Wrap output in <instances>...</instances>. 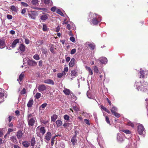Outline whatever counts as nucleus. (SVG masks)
Segmentation results:
<instances>
[{
	"mask_svg": "<svg viewBox=\"0 0 148 148\" xmlns=\"http://www.w3.org/2000/svg\"><path fill=\"white\" fill-rule=\"evenodd\" d=\"M27 121L29 126H33L35 123L36 118L34 117L32 114H28L27 116Z\"/></svg>",
	"mask_w": 148,
	"mask_h": 148,
	"instance_id": "nucleus-1",
	"label": "nucleus"
},
{
	"mask_svg": "<svg viewBox=\"0 0 148 148\" xmlns=\"http://www.w3.org/2000/svg\"><path fill=\"white\" fill-rule=\"evenodd\" d=\"M96 16L94 17L92 19V22L93 25H97L100 22L101 20V16L95 13Z\"/></svg>",
	"mask_w": 148,
	"mask_h": 148,
	"instance_id": "nucleus-2",
	"label": "nucleus"
},
{
	"mask_svg": "<svg viewBox=\"0 0 148 148\" xmlns=\"http://www.w3.org/2000/svg\"><path fill=\"white\" fill-rule=\"evenodd\" d=\"M137 130L138 134L140 135H142L145 133V129L141 124H139L137 127Z\"/></svg>",
	"mask_w": 148,
	"mask_h": 148,
	"instance_id": "nucleus-3",
	"label": "nucleus"
},
{
	"mask_svg": "<svg viewBox=\"0 0 148 148\" xmlns=\"http://www.w3.org/2000/svg\"><path fill=\"white\" fill-rule=\"evenodd\" d=\"M27 62L28 64L30 66H35L37 64V62L33 60H29Z\"/></svg>",
	"mask_w": 148,
	"mask_h": 148,
	"instance_id": "nucleus-4",
	"label": "nucleus"
},
{
	"mask_svg": "<svg viewBox=\"0 0 148 148\" xmlns=\"http://www.w3.org/2000/svg\"><path fill=\"white\" fill-rule=\"evenodd\" d=\"M46 86L45 85L43 84L39 85L38 88V89L39 91L41 92L46 90Z\"/></svg>",
	"mask_w": 148,
	"mask_h": 148,
	"instance_id": "nucleus-5",
	"label": "nucleus"
},
{
	"mask_svg": "<svg viewBox=\"0 0 148 148\" xmlns=\"http://www.w3.org/2000/svg\"><path fill=\"white\" fill-rule=\"evenodd\" d=\"M28 15L29 18L32 19H35L36 16V12L35 11L29 12Z\"/></svg>",
	"mask_w": 148,
	"mask_h": 148,
	"instance_id": "nucleus-6",
	"label": "nucleus"
},
{
	"mask_svg": "<svg viewBox=\"0 0 148 148\" xmlns=\"http://www.w3.org/2000/svg\"><path fill=\"white\" fill-rule=\"evenodd\" d=\"M5 40L3 38H0V48L3 49L5 46Z\"/></svg>",
	"mask_w": 148,
	"mask_h": 148,
	"instance_id": "nucleus-7",
	"label": "nucleus"
},
{
	"mask_svg": "<svg viewBox=\"0 0 148 148\" xmlns=\"http://www.w3.org/2000/svg\"><path fill=\"white\" fill-rule=\"evenodd\" d=\"M51 134L50 132H47L45 135V139L47 140H49L51 137Z\"/></svg>",
	"mask_w": 148,
	"mask_h": 148,
	"instance_id": "nucleus-8",
	"label": "nucleus"
},
{
	"mask_svg": "<svg viewBox=\"0 0 148 148\" xmlns=\"http://www.w3.org/2000/svg\"><path fill=\"white\" fill-rule=\"evenodd\" d=\"M18 49L21 52H23L25 51V46L23 44H20L18 47Z\"/></svg>",
	"mask_w": 148,
	"mask_h": 148,
	"instance_id": "nucleus-9",
	"label": "nucleus"
},
{
	"mask_svg": "<svg viewBox=\"0 0 148 148\" xmlns=\"http://www.w3.org/2000/svg\"><path fill=\"white\" fill-rule=\"evenodd\" d=\"M19 42V40L18 38H17L15 40H14L13 42L12 43L11 47H12V48H13L15 47L16 45Z\"/></svg>",
	"mask_w": 148,
	"mask_h": 148,
	"instance_id": "nucleus-10",
	"label": "nucleus"
},
{
	"mask_svg": "<svg viewBox=\"0 0 148 148\" xmlns=\"http://www.w3.org/2000/svg\"><path fill=\"white\" fill-rule=\"evenodd\" d=\"M99 61L101 64H106L107 62V59L105 57H102L100 59Z\"/></svg>",
	"mask_w": 148,
	"mask_h": 148,
	"instance_id": "nucleus-11",
	"label": "nucleus"
},
{
	"mask_svg": "<svg viewBox=\"0 0 148 148\" xmlns=\"http://www.w3.org/2000/svg\"><path fill=\"white\" fill-rule=\"evenodd\" d=\"M77 137L73 136L71 138V141L73 146H75L77 142Z\"/></svg>",
	"mask_w": 148,
	"mask_h": 148,
	"instance_id": "nucleus-12",
	"label": "nucleus"
},
{
	"mask_svg": "<svg viewBox=\"0 0 148 148\" xmlns=\"http://www.w3.org/2000/svg\"><path fill=\"white\" fill-rule=\"evenodd\" d=\"M5 91L3 89L0 88V97L4 99L5 95Z\"/></svg>",
	"mask_w": 148,
	"mask_h": 148,
	"instance_id": "nucleus-13",
	"label": "nucleus"
},
{
	"mask_svg": "<svg viewBox=\"0 0 148 148\" xmlns=\"http://www.w3.org/2000/svg\"><path fill=\"white\" fill-rule=\"evenodd\" d=\"M44 83L46 84L54 85V83L53 81L51 79H47L44 80Z\"/></svg>",
	"mask_w": 148,
	"mask_h": 148,
	"instance_id": "nucleus-14",
	"label": "nucleus"
},
{
	"mask_svg": "<svg viewBox=\"0 0 148 148\" xmlns=\"http://www.w3.org/2000/svg\"><path fill=\"white\" fill-rule=\"evenodd\" d=\"M71 76H72L73 78H75V77L77 76L78 75L77 72L76 71L73 70L71 71Z\"/></svg>",
	"mask_w": 148,
	"mask_h": 148,
	"instance_id": "nucleus-15",
	"label": "nucleus"
},
{
	"mask_svg": "<svg viewBox=\"0 0 148 148\" xmlns=\"http://www.w3.org/2000/svg\"><path fill=\"white\" fill-rule=\"evenodd\" d=\"M23 134V133L21 130L18 131L16 134V136L19 139L22 138Z\"/></svg>",
	"mask_w": 148,
	"mask_h": 148,
	"instance_id": "nucleus-16",
	"label": "nucleus"
},
{
	"mask_svg": "<svg viewBox=\"0 0 148 148\" xmlns=\"http://www.w3.org/2000/svg\"><path fill=\"white\" fill-rule=\"evenodd\" d=\"M75 59L74 58H72L69 63V66L70 67H73L75 64Z\"/></svg>",
	"mask_w": 148,
	"mask_h": 148,
	"instance_id": "nucleus-17",
	"label": "nucleus"
},
{
	"mask_svg": "<svg viewBox=\"0 0 148 148\" xmlns=\"http://www.w3.org/2000/svg\"><path fill=\"white\" fill-rule=\"evenodd\" d=\"M33 103L34 101L33 100L31 99H30L27 104V107L28 108L31 107L32 106Z\"/></svg>",
	"mask_w": 148,
	"mask_h": 148,
	"instance_id": "nucleus-18",
	"label": "nucleus"
},
{
	"mask_svg": "<svg viewBox=\"0 0 148 148\" xmlns=\"http://www.w3.org/2000/svg\"><path fill=\"white\" fill-rule=\"evenodd\" d=\"M48 18V14H44L40 16V19L42 20L45 21Z\"/></svg>",
	"mask_w": 148,
	"mask_h": 148,
	"instance_id": "nucleus-19",
	"label": "nucleus"
},
{
	"mask_svg": "<svg viewBox=\"0 0 148 148\" xmlns=\"http://www.w3.org/2000/svg\"><path fill=\"white\" fill-rule=\"evenodd\" d=\"M66 74V73H64V72H62V73H58L57 75V77L58 78H61L63 77H64Z\"/></svg>",
	"mask_w": 148,
	"mask_h": 148,
	"instance_id": "nucleus-20",
	"label": "nucleus"
},
{
	"mask_svg": "<svg viewBox=\"0 0 148 148\" xmlns=\"http://www.w3.org/2000/svg\"><path fill=\"white\" fill-rule=\"evenodd\" d=\"M71 91L69 89L66 88L63 90V92L66 95H68L70 94Z\"/></svg>",
	"mask_w": 148,
	"mask_h": 148,
	"instance_id": "nucleus-21",
	"label": "nucleus"
},
{
	"mask_svg": "<svg viewBox=\"0 0 148 148\" xmlns=\"http://www.w3.org/2000/svg\"><path fill=\"white\" fill-rule=\"evenodd\" d=\"M101 109L107 112L108 113L110 114H111V112L109 110L107 109L106 107H104L103 105L101 106Z\"/></svg>",
	"mask_w": 148,
	"mask_h": 148,
	"instance_id": "nucleus-22",
	"label": "nucleus"
},
{
	"mask_svg": "<svg viewBox=\"0 0 148 148\" xmlns=\"http://www.w3.org/2000/svg\"><path fill=\"white\" fill-rule=\"evenodd\" d=\"M35 143V138L34 137L32 138L30 141L31 146L34 147V145Z\"/></svg>",
	"mask_w": 148,
	"mask_h": 148,
	"instance_id": "nucleus-23",
	"label": "nucleus"
},
{
	"mask_svg": "<svg viewBox=\"0 0 148 148\" xmlns=\"http://www.w3.org/2000/svg\"><path fill=\"white\" fill-rule=\"evenodd\" d=\"M22 144L25 147H27L29 146L30 143L28 141H25L23 142Z\"/></svg>",
	"mask_w": 148,
	"mask_h": 148,
	"instance_id": "nucleus-24",
	"label": "nucleus"
},
{
	"mask_svg": "<svg viewBox=\"0 0 148 148\" xmlns=\"http://www.w3.org/2000/svg\"><path fill=\"white\" fill-rule=\"evenodd\" d=\"M56 123L57 127H60L62 125V121L60 120H58L56 121Z\"/></svg>",
	"mask_w": 148,
	"mask_h": 148,
	"instance_id": "nucleus-25",
	"label": "nucleus"
},
{
	"mask_svg": "<svg viewBox=\"0 0 148 148\" xmlns=\"http://www.w3.org/2000/svg\"><path fill=\"white\" fill-rule=\"evenodd\" d=\"M85 68L88 71L89 73L91 75H92L93 74V72L91 69L89 67L87 66H86Z\"/></svg>",
	"mask_w": 148,
	"mask_h": 148,
	"instance_id": "nucleus-26",
	"label": "nucleus"
},
{
	"mask_svg": "<svg viewBox=\"0 0 148 148\" xmlns=\"http://www.w3.org/2000/svg\"><path fill=\"white\" fill-rule=\"evenodd\" d=\"M40 132L42 135H44L45 132L46 131L44 127H41L39 129Z\"/></svg>",
	"mask_w": 148,
	"mask_h": 148,
	"instance_id": "nucleus-27",
	"label": "nucleus"
},
{
	"mask_svg": "<svg viewBox=\"0 0 148 148\" xmlns=\"http://www.w3.org/2000/svg\"><path fill=\"white\" fill-rule=\"evenodd\" d=\"M25 75L23 73H21L19 77V78L17 79V80H20L21 81L24 78Z\"/></svg>",
	"mask_w": 148,
	"mask_h": 148,
	"instance_id": "nucleus-28",
	"label": "nucleus"
},
{
	"mask_svg": "<svg viewBox=\"0 0 148 148\" xmlns=\"http://www.w3.org/2000/svg\"><path fill=\"white\" fill-rule=\"evenodd\" d=\"M57 118V116L56 114H53L51 116V121L54 122Z\"/></svg>",
	"mask_w": 148,
	"mask_h": 148,
	"instance_id": "nucleus-29",
	"label": "nucleus"
},
{
	"mask_svg": "<svg viewBox=\"0 0 148 148\" xmlns=\"http://www.w3.org/2000/svg\"><path fill=\"white\" fill-rule=\"evenodd\" d=\"M11 140L14 143H17V140L16 137L15 136H12L10 138Z\"/></svg>",
	"mask_w": 148,
	"mask_h": 148,
	"instance_id": "nucleus-30",
	"label": "nucleus"
},
{
	"mask_svg": "<svg viewBox=\"0 0 148 148\" xmlns=\"http://www.w3.org/2000/svg\"><path fill=\"white\" fill-rule=\"evenodd\" d=\"M117 109L114 106H112L111 109V112L112 113L117 111Z\"/></svg>",
	"mask_w": 148,
	"mask_h": 148,
	"instance_id": "nucleus-31",
	"label": "nucleus"
},
{
	"mask_svg": "<svg viewBox=\"0 0 148 148\" xmlns=\"http://www.w3.org/2000/svg\"><path fill=\"white\" fill-rule=\"evenodd\" d=\"M73 108V109L76 112H77L79 111L80 110L79 108L78 107L76 106H73L72 108Z\"/></svg>",
	"mask_w": 148,
	"mask_h": 148,
	"instance_id": "nucleus-32",
	"label": "nucleus"
},
{
	"mask_svg": "<svg viewBox=\"0 0 148 148\" xmlns=\"http://www.w3.org/2000/svg\"><path fill=\"white\" fill-rule=\"evenodd\" d=\"M127 124L128 126H131L132 127H134V125L133 123L130 121L128 122L127 123Z\"/></svg>",
	"mask_w": 148,
	"mask_h": 148,
	"instance_id": "nucleus-33",
	"label": "nucleus"
},
{
	"mask_svg": "<svg viewBox=\"0 0 148 148\" xmlns=\"http://www.w3.org/2000/svg\"><path fill=\"white\" fill-rule=\"evenodd\" d=\"M90 90H88L87 92V95L88 98L90 99H93V97L91 96L90 93Z\"/></svg>",
	"mask_w": 148,
	"mask_h": 148,
	"instance_id": "nucleus-34",
	"label": "nucleus"
},
{
	"mask_svg": "<svg viewBox=\"0 0 148 148\" xmlns=\"http://www.w3.org/2000/svg\"><path fill=\"white\" fill-rule=\"evenodd\" d=\"M14 119V116H9L8 118V121L9 123L11 122L12 121V119Z\"/></svg>",
	"mask_w": 148,
	"mask_h": 148,
	"instance_id": "nucleus-35",
	"label": "nucleus"
},
{
	"mask_svg": "<svg viewBox=\"0 0 148 148\" xmlns=\"http://www.w3.org/2000/svg\"><path fill=\"white\" fill-rule=\"evenodd\" d=\"M121 131L123 132L126 134H130L131 133V132L130 131L128 130H121Z\"/></svg>",
	"mask_w": 148,
	"mask_h": 148,
	"instance_id": "nucleus-36",
	"label": "nucleus"
},
{
	"mask_svg": "<svg viewBox=\"0 0 148 148\" xmlns=\"http://www.w3.org/2000/svg\"><path fill=\"white\" fill-rule=\"evenodd\" d=\"M89 47L91 48V49L93 50L94 49L95 45L94 43H90L88 45Z\"/></svg>",
	"mask_w": 148,
	"mask_h": 148,
	"instance_id": "nucleus-37",
	"label": "nucleus"
},
{
	"mask_svg": "<svg viewBox=\"0 0 148 148\" xmlns=\"http://www.w3.org/2000/svg\"><path fill=\"white\" fill-rule=\"evenodd\" d=\"M140 78H144L145 77V74L143 71H140Z\"/></svg>",
	"mask_w": 148,
	"mask_h": 148,
	"instance_id": "nucleus-38",
	"label": "nucleus"
},
{
	"mask_svg": "<svg viewBox=\"0 0 148 148\" xmlns=\"http://www.w3.org/2000/svg\"><path fill=\"white\" fill-rule=\"evenodd\" d=\"M41 95V94L39 92H37L35 96V97L36 99H38L40 98Z\"/></svg>",
	"mask_w": 148,
	"mask_h": 148,
	"instance_id": "nucleus-39",
	"label": "nucleus"
},
{
	"mask_svg": "<svg viewBox=\"0 0 148 148\" xmlns=\"http://www.w3.org/2000/svg\"><path fill=\"white\" fill-rule=\"evenodd\" d=\"M33 58L34 59L38 60L40 59V57L38 55V54H35L33 56Z\"/></svg>",
	"mask_w": 148,
	"mask_h": 148,
	"instance_id": "nucleus-40",
	"label": "nucleus"
},
{
	"mask_svg": "<svg viewBox=\"0 0 148 148\" xmlns=\"http://www.w3.org/2000/svg\"><path fill=\"white\" fill-rule=\"evenodd\" d=\"M10 9L13 11L16 12L17 11V8L14 5H12L10 6Z\"/></svg>",
	"mask_w": 148,
	"mask_h": 148,
	"instance_id": "nucleus-41",
	"label": "nucleus"
},
{
	"mask_svg": "<svg viewBox=\"0 0 148 148\" xmlns=\"http://www.w3.org/2000/svg\"><path fill=\"white\" fill-rule=\"evenodd\" d=\"M43 43V40H38L37 41V45H38V46H39L40 45Z\"/></svg>",
	"mask_w": 148,
	"mask_h": 148,
	"instance_id": "nucleus-42",
	"label": "nucleus"
},
{
	"mask_svg": "<svg viewBox=\"0 0 148 148\" xmlns=\"http://www.w3.org/2000/svg\"><path fill=\"white\" fill-rule=\"evenodd\" d=\"M64 118L65 120L69 121V119L70 116L67 114H65L64 116Z\"/></svg>",
	"mask_w": 148,
	"mask_h": 148,
	"instance_id": "nucleus-43",
	"label": "nucleus"
},
{
	"mask_svg": "<svg viewBox=\"0 0 148 148\" xmlns=\"http://www.w3.org/2000/svg\"><path fill=\"white\" fill-rule=\"evenodd\" d=\"M56 12L62 16H64V14L59 9H58L56 11Z\"/></svg>",
	"mask_w": 148,
	"mask_h": 148,
	"instance_id": "nucleus-44",
	"label": "nucleus"
},
{
	"mask_svg": "<svg viewBox=\"0 0 148 148\" xmlns=\"http://www.w3.org/2000/svg\"><path fill=\"white\" fill-rule=\"evenodd\" d=\"M42 30L43 31H47V27L46 25H43Z\"/></svg>",
	"mask_w": 148,
	"mask_h": 148,
	"instance_id": "nucleus-45",
	"label": "nucleus"
},
{
	"mask_svg": "<svg viewBox=\"0 0 148 148\" xmlns=\"http://www.w3.org/2000/svg\"><path fill=\"white\" fill-rule=\"evenodd\" d=\"M69 95L70 96H69V97L70 98H73L74 99L76 97L74 94L71 91Z\"/></svg>",
	"mask_w": 148,
	"mask_h": 148,
	"instance_id": "nucleus-46",
	"label": "nucleus"
},
{
	"mask_svg": "<svg viewBox=\"0 0 148 148\" xmlns=\"http://www.w3.org/2000/svg\"><path fill=\"white\" fill-rule=\"evenodd\" d=\"M112 114L117 118H119L121 116V115L119 113L116 112L112 113Z\"/></svg>",
	"mask_w": 148,
	"mask_h": 148,
	"instance_id": "nucleus-47",
	"label": "nucleus"
},
{
	"mask_svg": "<svg viewBox=\"0 0 148 148\" xmlns=\"http://www.w3.org/2000/svg\"><path fill=\"white\" fill-rule=\"evenodd\" d=\"M38 0H32V3L33 5H36L38 4Z\"/></svg>",
	"mask_w": 148,
	"mask_h": 148,
	"instance_id": "nucleus-48",
	"label": "nucleus"
},
{
	"mask_svg": "<svg viewBox=\"0 0 148 148\" xmlns=\"http://www.w3.org/2000/svg\"><path fill=\"white\" fill-rule=\"evenodd\" d=\"M94 72L96 73H97L99 72V70L98 67L96 66H95L94 68Z\"/></svg>",
	"mask_w": 148,
	"mask_h": 148,
	"instance_id": "nucleus-49",
	"label": "nucleus"
},
{
	"mask_svg": "<svg viewBox=\"0 0 148 148\" xmlns=\"http://www.w3.org/2000/svg\"><path fill=\"white\" fill-rule=\"evenodd\" d=\"M105 119L106 121L107 122V123L108 124H110V120L109 118L108 117V116H106L105 117Z\"/></svg>",
	"mask_w": 148,
	"mask_h": 148,
	"instance_id": "nucleus-50",
	"label": "nucleus"
},
{
	"mask_svg": "<svg viewBox=\"0 0 148 148\" xmlns=\"http://www.w3.org/2000/svg\"><path fill=\"white\" fill-rule=\"evenodd\" d=\"M14 131V129L13 128H8V131L7 133V134H9L11 132Z\"/></svg>",
	"mask_w": 148,
	"mask_h": 148,
	"instance_id": "nucleus-51",
	"label": "nucleus"
},
{
	"mask_svg": "<svg viewBox=\"0 0 148 148\" xmlns=\"http://www.w3.org/2000/svg\"><path fill=\"white\" fill-rule=\"evenodd\" d=\"M26 90L25 88H23L21 91V95H24L26 94Z\"/></svg>",
	"mask_w": 148,
	"mask_h": 148,
	"instance_id": "nucleus-52",
	"label": "nucleus"
},
{
	"mask_svg": "<svg viewBox=\"0 0 148 148\" xmlns=\"http://www.w3.org/2000/svg\"><path fill=\"white\" fill-rule=\"evenodd\" d=\"M55 137L53 136L52 137V138H51V146H53L54 144V140H55Z\"/></svg>",
	"mask_w": 148,
	"mask_h": 148,
	"instance_id": "nucleus-53",
	"label": "nucleus"
},
{
	"mask_svg": "<svg viewBox=\"0 0 148 148\" xmlns=\"http://www.w3.org/2000/svg\"><path fill=\"white\" fill-rule=\"evenodd\" d=\"M74 135L73 136L75 137H77V135L79 133V131L78 130H74Z\"/></svg>",
	"mask_w": 148,
	"mask_h": 148,
	"instance_id": "nucleus-54",
	"label": "nucleus"
},
{
	"mask_svg": "<svg viewBox=\"0 0 148 148\" xmlns=\"http://www.w3.org/2000/svg\"><path fill=\"white\" fill-rule=\"evenodd\" d=\"M41 122L42 123L46 125L48 123V121L46 120H42L41 121Z\"/></svg>",
	"mask_w": 148,
	"mask_h": 148,
	"instance_id": "nucleus-55",
	"label": "nucleus"
},
{
	"mask_svg": "<svg viewBox=\"0 0 148 148\" xmlns=\"http://www.w3.org/2000/svg\"><path fill=\"white\" fill-rule=\"evenodd\" d=\"M76 52V49H73L71 51L70 53L71 54L73 55Z\"/></svg>",
	"mask_w": 148,
	"mask_h": 148,
	"instance_id": "nucleus-56",
	"label": "nucleus"
},
{
	"mask_svg": "<svg viewBox=\"0 0 148 148\" xmlns=\"http://www.w3.org/2000/svg\"><path fill=\"white\" fill-rule=\"evenodd\" d=\"M50 1V0H44V3L45 4H49Z\"/></svg>",
	"mask_w": 148,
	"mask_h": 148,
	"instance_id": "nucleus-57",
	"label": "nucleus"
},
{
	"mask_svg": "<svg viewBox=\"0 0 148 148\" xmlns=\"http://www.w3.org/2000/svg\"><path fill=\"white\" fill-rule=\"evenodd\" d=\"M47 103H44L41 105L40 108L41 107L42 108H45L47 106Z\"/></svg>",
	"mask_w": 148,
	"mask_h": 148,
	"instance_id": "nucleus-58",
	"label": "nucleus"
},
{
	"mask_svg": "<svg viewBox=\"0 0 148 148\" xmlns=\"http://www.w3.org/2000/svg\"><path fill=\"white\" fill-rule=\"evenodd\" d=\"M41 50L42 51V53L43 54H45L47 52V50L46 49H44L42 48L41 49Z\"/></svg>",
	"mask_w": 148,
	"mask_h": 148,
	"instance_id": "nucleus-59",
	"label": "nucleus"
},
{
	"mask_svg": "<svg viewBox=\"0 0 148 148\" xmlns=\"http://www.w3.org/2000/svg\"><path fill=\"white\" fill-rule=\"evenodd\" d=\"M70 40L73 42H75V38L73 36H71L70 38Z\"/></svg>",
	"mask_w": 148,
	"mask_h": 148,
	"instance_id": "nucleus-60",
	"label": "nucleus"
},
{
	"mask_svg": "<svg viewBox=\"0 0 148 148\" xmlns=\"http://www.w3.org/2000/svg\"><path fill=\"white\" fill-rule=\"evenodd\" d=\"M7 18L8 19L10 20L12 19V16L11 15L8 14L7 16Z\"/></svg>",
	"mask_w": 148,
	"mask_h": 148,
	"instance_id": "nucleus-61",
	"label": "nucleus"
},
{
	"mask_svg": "<svg viewBox=\"0 0 148 148\" xmlns=\"http://www.w3.org/2000/svg\"><path fill=\"white\" fill-rule=\"evenodd\" d=\"M13 124L12 122H10L9 123L8 126V127H13Z\"/></svg>",
	"mask_w": 148,
	"mask_h": 148,
	"instance_id": "nucleus-62",
	"label": "nucleus"
},
{
	"mask_svg": "<svg viewBox=\"0 0 148 148\" xmlns=\"http://www.w3.org/2000/svg\"><path fill=\"white\" fill-rule=\"evenodd\" d=\"M84 121L85 123L87 125H90V123H89V121L88 120L85 119H84Z\"/></svg>",
	"mask_w": 148,
	"mask_h": 148,
	"instance_id": "nucleus-63",
	"label": "nucleus"
},
{
	"mask_svg": "<svg viewBox=\"0 0 148 148\" xmlns=\"http://www.w3.org/2000/svg\"><path fill=\"white\" fill-rule=\"evenodd\" d=\"M25 42L27 44H28L29 43V40L28 39L25 38Z\"/></svg>",
	"mask_w": 148,
	"mask_h": 148,
	"instance_id": "nucleus-64",
	"label": "nucleus"
}]
</instances>
